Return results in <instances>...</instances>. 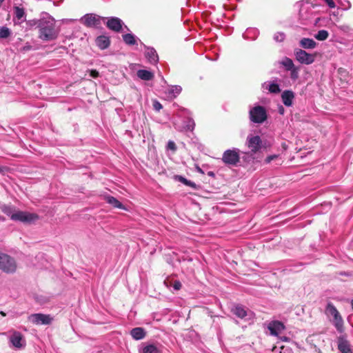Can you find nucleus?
<instances>
[{"mask_svg":"<svg viewBox=\"0 0 353 353\" xmlns=\"http://www.w3.org/2000/svg\"><path fill=\"white\" fill-rule=\"evenodd\" d=\"M39 38L48 41L55 39L58 33L55 28V23L52 19H41L38 21Z\"/></svg>","mask_w":353,"mask_h":353,"instance_id":"1","label":"nucleus"},{"mask_svg":"<svg viewBox=\"0 0 353 353\" xmlns=\"http://www.w3.org/2000/svg\"><path fill=\"white\" fill-rule=\"evenodd\" d=\"M0 270L7 274H12L17 270V263L10 256L0 252Z\"/></svg>","mask_w":353,"mask_h":353,"instance_id":"2","label":"nucleus"},{"mask_svg":"<svg viewBox=\"0 0 353 353\" xmlns=\"http://www.w3.org/2000/svg\"><path fill=\"white\" fill-rule=\"evenodd\" d=\"M249 117L252 122L254 123H263L267 120V111L263 106L256 105L250 109Z\"/></svg>","mask_w":353,"mask_h":353,"instance_id":"3","label":"nucleus"},{"mask_svg":"<svg viewBox=\"0 0 353 353\" xmlns=\"http://www.w3.org/2000/svg\"><path fill=\"white\" fill-rule=\"evenodd\" d=\"M222 161L226 165H236L240 161V156L238 150L235 149L225 150L223 154Z\"/></svg>","mask_w":353,"mask_h":353,"instance_id":"4","label":"nucleus"},{"mask_svg":"<svg viewBox=\"0 0 353 353\" xmlns=\"http://www.w3.org/2000/svg\"><path fill=\"white\" fill-rule=\"evenodd\" d=\"M11 219L23 223H32L38 220L39 216L34 213L18 211L11 215Z\"/></svg>","mask_w":353,"mask_h":353,"instance_id":"5","label":"nucleus"},{"mask_svg":"<svg viewBox=\"0 0 353 353\" xmlns=\"http://www.w3.org/2000/svg\"><path fill=\"white\" fill-rule=\"evenodd\" d=\"M246 145L250 149L251 154H256L262 148V141L258 135H249L247 137Z\"/></svg>","mask_w":353,"mask_h":353,"instance_id":"6","label":"nucleus"},{"mask_svg":"<svg viewBox=\"0 0 353 353\" xmlns=\"http://www.w3.org/2000/svg\"><path fill=\"white\" fill-rule=\"evenodd\" d=\"M294 54L296 59L299 62L306 65L312 63L316 57L315 54L307 53L306 51L301 49L296 50Z\"/></svg>","mask_w":353,"mask_h":353,"instance_id":"7","label":"nucleus"},{"mask_svg":"<svg viewBox=\"0 0 353 353\" xmlns=\"http://www.w3.org/2000/svg\"><path fill=\"white\" fill-rule=\"evenodd\" d=\"M28 319L30 322L35 325H50L53 318L50 314H44L41 313L31 314Z\"/></svg>","mask_w":353,"mask_h":353,"instance_id":"8","label":"nucleus"},{"mask_svg":"<svg viewBox=\"0 0 353 353\" xmlns=\"http://www.w3.org/2000/svg\"><path fill=\"white\" fill-rule=\"evenodd\" d=\"M10 341L17 348H21L25 345V341L22 334L17 331H13L10 338Z\"/></svg>","mask_w":353,"mask_h":353,"instance_id":"9","label":"nucleus"},{"mask_svg":"<svg viewBox=\"0 0 353 353\" xmlns=\"http://www.w3.org/2000/svg\"><path fill=\"white\" fill-rule=\"evenodd\" d=\"M122 21L117 17H110L106 22V26L111 30L119 32L122 29Z\"/></svg>","mask_w":353,"mask_h":353,"instance_id":"10","label":"nucleus"},{"mask_svg":"<svg viewBox=\"0 0 353 353\" xmlns=\"http://www.w3.org/2000/svg\"><path fill=\"white\" fill-rule=\"evenodd\" d=\"M338 349L341 353H352L350 345L345 336H340L337 339Z\"/></svg>","mask_w":353,"mask_h":353,"instance_id":"11","label":"nucleus"},{"mask_svg":"<svg viewBox=\"0 0 353 353\" xmlns=\"http://www.w3.org/2000/svg\"><path fill=\"white\" fill-rule=\"evenodd\" d=\"M83 23L87 27L97 26L101 23V19L94 14H87L83 17Z\"/></svg>","mask_w":353,"mask_h":353,"instance_id":"12","label":"nucleus"},{"mask_svg":"<svg viewBox=\"0 0 353 353\" xmlns=\"http://www.w3.org/2000/svg\"><path fill=\"white\" fill-rule=\"evenodd\" d=\"M285 329V326L283 323L279 321H274L270 323L268 325V330L271 334L277 336Z\"/></svg>","mask_w":353,"mask_h":353,"instance_id":"13","label":"nucleus"},{"mask_svg":"<svg viewBox=\"0 0 353 353\" xmlns=\"http://www.w3.org/2000/svg\"><path fill=\"white\" fill-rule=\"evenodd\" d=\"M294 94L291 90H285L281 94V99L285 106L290 107L292 105Z\"/></svg>","mask_w":353,"mask_h":353,"instance_id":"14","label":"nucleus"},{"mask_svg":"<svg viewBox=\"0 0 353 353\" xmlns=\"http://www.w3.org/2000/svg\"><path fill=\"white\" fill-rule=\"evenodd\" d=\"M231 312L240 319H243L248 315V310L241 305H236Z\"/></svg>","mask_w":353,"mask_h":353,"instance_id":"15","label":"nucleus"},{"mask_svg":"<svg viewBox=\"0 0 353 353\" xmlns=\"http://www.w3.org/2000/svg\"><path fill=\"white\" fill-rule=\"evenodd\" d=\"M96 43L100 49L104 50L109 47L110 41L106 36H99L96 39Z\"/></svg>","mask_w":353,"mask_h":353,"instance_id":"16","label":"nucleus"},{"mask_svg":"<svg viewBox=\"0 0 353 353\" xmlns=\"http://www.w3.org/2000/svg\"><path fill=\"white\" fill-rule=\"evenodd\" d=\"M145 57L151 63H156L158 60V54L154 48H148L145 51Z\"/></svg>","mask_w":353,"mask_h":353,"instance_id":"17","label":"nucleus"},{"mask_svg":"<svg viewBox=\"0 0 353 353\" xmlns=\"http://www.w3.org/2000/svg\"><path fill=\"white\" fill-rule=\"evenodd\" d=\"M332 323L339 332L342 333L344 332V321L341 314L332 319Z\"/></svg>","mask_w":353,"mask_h":353,"instance_id":"18","label":"nucleus"},{"mask_svg":"<svg viewBox=\"0 0 353 353\" xmlns=\"http://www.w3.org/2000/svg\"><path fill=\"white\" fill-rule=\"evenodd\" d=\"M300 46L305 49H314L316 46V43L312 39L309 38H303L300 41Z\"/></svg>","mask_w":353,"mask_h":353,"instance_id":"19","label":"nucleus"},{"mask_svg":"<svg viewBox=\"0 0 353 353\" xmlns=\"http://www.w3.org/2000/svg\"><path fill=\"white\" fill-rule=\"evenodd\" d=\"M137 77L142 80L150 81L153 79L154 74L146 70H139L137 72Z\"/></svg>","mask_w":353,"mask_h":353,"instance_id":"20","label":"nucleus"},{"mask_svg":"<svg viewBox=\"0 0 353 353\" xmlns=\"http://www.w3.org/2000/svg\"><path fill=\"white\" fill-rule=\"evenodd\" d=\"M325 313L327 316H332L333 319L340 314L336 307L331 302H329L327 304L325 309Z\"/></svg>","mask_w":353,"mask_h":353,"instance_id":"21","label":"nucleus"},{"mask_svg":"<svg viewBox=\"0 0 353 353\" xmlns=\"http://www.w3.org/2000/svg\"><path fill=\"white\" fill-rule=\"evenodd\" d=\"M131 336L136 340H141L145 336V332L142 327L133 328L130 332Z\"/></svg>","mask_w":353,"mask_h":353,"instance_id":"22","label":"nucleus"},{"mask_svg":"<svg viewBox=\"0 0 353 353\" xmlns=\"http://www.w3.org/2000/svg\"><path fill=\"white\" fill-rule=\"evenodd\" d=\"M105 199L108 203L112 205L113 207L119 209L125 210V206L115 197L108 196Z\"/></svg>","mask_w":353,"mask_h":353,"instance_id":"23","label":"nucleus"},{"mask_svg":"<svg viewBox=\"0 0 353 353\" xmlns=\"http://www.w3.org/2000/svg\"><path fill=\"white\" fill-rule=\"evenodd\" d=\"M281 64L283 65L287 71H289L291 69L294 68V64L292 60L288 57H285L281 61Z\"/></svg>","mask_w":353,"mask_h":353,"instance_id":"24","label":"nucleus"},{"mask_svg":"<svg viewBox=\"0 0 353 353\" xmlns=\"http://www.w3.org/2000/svg\"><path fill=\"white\" fill-rule=\"evenodd\" d=\"M13 10L14 16L18 20H21L24 17L25 11L23 8H21L19 6H14Z\"/></svg>","mask_w":353,"mask_h":353,"instance_id":"25","label":"nucleus"},{"mask_svg":"<svg viewBox=\"0 0 353 353\" xmlns=\"http://www.w3.org/2000/svg\"><path fill=\"white\" fill-rule=\"evenodd\" d=\"M123 39L124 42L128 45H134L136 43V39L134 36L132 34H125L123 36Z\"/></svg>","mask_w":353,"mask_h":353,"instance_id":"26","label":"nucleus"},{"mask_svg":"<svg viewBox=\"0 0 353 353\" xmlns=\"http://www.w3.org/2000/svg\"><path fill=\"white\" fill-rule=\"evenodd\" d=\"M329 37V32L325 30H319L314 36V37L319 41H325Z\"/></svg>","mask_w":353,"mask_h":353,"instance_id":"27","label":"nucleus"},{"mask_svg":"<svg viewBox=\"0 0 353 353\" xmlns=\"http://www.w3.org/2000/svg\"><path fill=\"white\" fill-rule=\"evenodd\" d=\"M11 34L10 29L7 27H0V39H6Z\"/></svg>","mask_w":353,"mask_h":353,"instance_id":"28","label":"nucleus"},{"mask_svg":"<svg viewBox=\"0 0 353 353\" xmlns=\"http://www.w3.org/2000/svg\"><path fill=\"white\" fill-rule=\"evenodd\" d=\"M176 178L179 179V181H181V183H183V184H185L188 186L192 187L193 188H196V184L194 182L186 179L185 178L183 177L182 176H176Z\"/></svg>","mask_w":353,"mask_h":353,"instance_id":"29","label":"nucleus"},{"mask_svg":"<svg viewBox=\"0 0 353 353\" xmlns=\"http://www.w3.org/2000/svg\"><path fill=\"white\" fill-rule=\"evenodd\" d=\"M143 353H159V350L155 345H148L143 347Z\"/></svg>","mask_w":353,"mask_h":353,"instance_id":"30","label":"nucleus"},{"mask_svg":"<svg viewBox=\"0 0 353 353\" xmlns=\"http://www.w3.org/2000/svg\"><path fill=\"white\" fill-rule=\"evenodd\" d=\"M268 90L271 93L277 94L281 92V89L279 88V85L277 83H271L269 85Z\"/></svg>","mask_w":353,"mask_h":353,"instance_id":"31","label":"nucleus"},{"mask_svg":"<svg viewBox=\"0 0 353 353\" xmlns=\"http://www.w3.org/2000/svg\"><path fill=\"white\" fill-rule=\"evenodd\" d=\"M290 77L292 79H296L299 77V69L296 67L293 68V69L290 70Z\"/></svg>","mask_w":353,"mask_h":353,"instance_id":"32","label":"nucleus"},{"mask_svg":"<svg viewBox=\"0 0 353 353\" xmlns=\"http://www.w3.org/2000/svg\"><path fill=\"white\" fill-rule=\"evenodd\" d=\"M167 149L172 151L173 152H175L176 151L177 148L175 143L173 141L170 140L168 142Z\"/></svg>","mask_w":353,"mask_h":353,"instance_id":"33","label":"nucleus"},{"mask_svg":"<svg viewBox=\"0 0 353 353\" xmlns=\"http://www.w3.org/2000/svg\"><path fill=\"white\" fill-rule=\"evenodd\" d=\"M152 105L154 109L157 111H159L163 108L162 105L157 100L153 101Z\"/></svg>","mask_w":353,"mask_h":353,"instance_id":"34","label":"nucleus"},{"mask_svg":"<svg viewBox=\"0 0 353 353\" xmlns=\"http://www.w3.org/2000/svg\"><path fill=\"white\" fill-rule=\"evenodd\" d=\"M278 158V155L276 154H274V155H270L268 157H266V159H265V162L266 163H270L272 161Z\"/></svg>","mask_w":353,"mask_h":353,"instance_id":"35","label":"nucleus"},{"mask_svg":"<svg viewBox=\"0 0 353 353\" xmlns=\"http://www.w3.org/2000/svg\"><path fill=\"white\" fill-rule=\"evenodd\" d=\"M172 286L174 290H179L181 288L182 285L179 281H175Z\"/></svg>","mask_w":353,"mask_h":353,"instance_id":"36","label":"nucleus"},{"mask_svg":"<svg viewBox=\"0 0 353 353\" xmlns=\"http://www.w3.org/2000/svg\"><path fill=\"white\" fill-rule=\"evenodd\" d=\"M90 75L92 78H97L99 76V73L97 70H90Z\"/></svg>","mask_w":353,"mask_h":353,"instance_id":"37","label":"nucleus"},{"mask_svg":"<svg viewBox=\"0 0 353 353\" xmlns=\"http://www.w3.org/2000/svg\"><path fill=\"white\" fill-rule=\"evenodd\" d=\"M330 8H335L336 5L333 0H323Z\"/></svg>","mask_w":353,"mask_h":353,"instance_id":"38","label":"nucleus"},{"mask_svg":"<svg viewBox=\"0 0 353 353\" xmlns=\"http://www.w3.org/2000/svg\"><path fill=\"white\" fill-rule=\"evenodd\" d=\"M194 126V123L192 121H189V124L187 125V128L189 130H193Z\"/></svg>","mask_w":353,"mask_h":353,"instance_id":"39","label":"nucleus"},{"mask_svg":"<svg viewBox=\"0 0 353 353\" xmlns=\"http://www.w3.org/2000/svg\"><path fill=\"white\" fill-rule=\"evenodd\" d=\"M28 23L30 25V26H32V25H38V21H30L28 22Z\"/></svg>","mask_w":353,"mask_h":353,"instance_id":"40","label":"nucleus"},{"mask_svg":"<svg viewBox=\"0 0 353 353\" xmlns=\"http://www.w3.org/2000/svg\"><path fill=\"white\" fill-rule=\"evenodd\" d=\"M208 175L211 176V177H214L215 176V174L214 173V172L212 171H209L208 172Z\"/></svg>","mask_w":353,"mask_h":353,"instance_id":"41","label":"nucleus"},{"mask_svg":"<svg viewBox=\"0 0 353 353\" xmlns=\"http://www.w3.org/2000/svg\"><path fill=\"white\" fill-rule=\"evenodd\" d=\"M279 112L281 114H283L284 113V108L283 106H281L279 108Z\"/></svg>","mask_w":353,"mask_h":353,"instance_id":"42","label":"nucleus"},{"mask_svg":"<svg viewBox=\"0 0 353 353\" xmlns=\"http://www.w3.org/2000/svg\"><path fill=\"white\" fill-rule=\"evenodd\" d=\"M196 170H197V171H198L199 172H200V173H201V174H203V173H204V172H203V171L202 170V169H201V168H199V167H198V166L196 167Z\"/></svg>","mask_w":353,"mask_h":353,"instance_id":"43","label":"nucleus"},{"mask_svg":"<svg viewBox=\"0 0 353 353\" xmlns=\"http://www.w3.org/2000/svg\"><path fill=\"white\" fill-rule=\"evenodd\" d=\"M30 48H31V46H25L23 48V50H30Z\"/></svg>","mask_w":353,"mask_h":353,"instance_id":"44","label":"nucleus"},{"mask_svg":"<svg viewBox=\"0 0 353 353\" xmlns=\"http://www.w3.org/2000/svg\"><path fill=\"white\" fill-rule=\"evenodd\" d=\"M0 314L2 316H6V314L3 312V311H0Z\"/></svg>","mask_w":353,"mask_h":353,"instance_id":"45","label":"nucleus"},{"mask_svg":"<svg viewBox=\"0 0 353 353\" xmlns=\"http://www.w3.org/2000/svg\"><path fill=\"white\" fill-rule=\"evenodd\" d=\"M281 39L280 41H282L283 39V34H281Z\"/></svg>","mask_w":353,"mask_h":353,"instance_id":"46","label":"nucleus"},{"mask_svg":"<svg viewBox=\"0 0 353 353\" xmlns=\"http://www.w3.org/2000/svg\"><path fill=\"white\" fill-rule=\"evenodd\" d=\"M351 304H352V309H353V300L352 301Z\"/></svg>","mask_w":353,"mask_h":353,"instance_id":"47","label":"nucleus"},{"mask_svg":"<svg viewBox=\"0 0 353 353\" xmlns=\"http://www.w3.org/2000/svg\"><path fill=\"white\" fill-rule=\"evenodd\" d=\"M276 40H279V37H276Z\"/></svg>","mask_w":353,"mask_h":353,"instance_id":"48","label":"nucleus"},{"mask_svg":"<svg viewBox=\"0 0 353 353\" xmlns=\"http://www.w3.org/2000/svg\"><path fill=\"white\" fill-rule=\"evenodd\" d=\"M1 172V168H0V172Z\"/></svg>","mask_w":353,"mask_h":353,"instance_id":"49","label":"nucleus"}]
</instances>
